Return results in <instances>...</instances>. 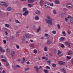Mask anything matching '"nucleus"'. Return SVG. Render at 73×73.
Instances as JSON below:
<instances>
[{
	"mask_svg": "<svg viewBox=\"0 0 73 73\" xmlns=\"http://www.w3.org/2000/svg\"><path fill=\"white\" fill-rule=\"evenodd\" d=\"M53 67H56V65L55 64H54L52 65Z\"/></svg>",
	"mask_w": 73,
	"mask_h": 73,
	"instance_id": "48",
	"label": "nucleus"
},
{
	"mask_svg": "<svg viewBox=\"0 0 73 73\" xmlns=\"http://www.w3.org/2000/svg\"><path fill=\"white\" fill-rule=\"evenodd\" d=\"M62 71L63 72V73H66V71H65V68H62L61 69Z\"/></svg>",
	"mask_w": 73,
	"mask_h": 73,
	"instance_id": "20",
	"label": "nucleus"
},
{
	"mask_svg": "<svg viewBox=\"0 0 73 73\" xmlns=\"http://www.w3.org/2000/svg\"><path fill=\"white\" fill-rule=\"evenodd\" d=\"M5 3V2H0V4L1 5H4Z\"/></svg>",
	"mask_w": 73,
	"mask_h": 73,
	"instance_id": "19",
	"label": "nucleus"
},
{
	"mask_svg": "<svg viewBox=\"0 0 73 73\" xmlns=\"http://www.w3.org/2000/svg\"><path fill=\"white\" fill-rule=\"evenodd\" d=\"M5 35H8V33H7V31H5Z\"/></svg>",
	"mask_w": 73,
	"mask_h": 73,
	"instance_id": "63",
	"label": "nucleus"
},
{
	"mask_svg": "<svg viewBox=\"0 0 73 73\" xmlns=\"http://www.w3.org/2000/svg\"><path fill=\"white\" fill-rule=\"evenodd\" d=\"M46 68H47V69H50V67H49L48 66H46Z\"/></svg>",
	"mask_w": 73,
	"mask_h": 73,
	"instance_id": "47",
	"label": "nucleus"
},
{
	"mask_svg": "<svg viewBox=\"0 0 73 73\" xmlns=\"http://www.w3.org/2000/svg\"><path fill=\"white\" fill-rule=\"evenodd\" d=\"M57 50H56V49H54V53L56 54V53H57Z\"/></svg>",
	"mask_w": 73,
	"mask_h": 73,
	"instance_id": "35",
	"label": "nucleus"
},
{
	"mask_svg": "<svg viewBox=\"0 0 73 73\" xmlns=\"http://www.w3.org/2000/svg\"><path fill=\"white\" fill-rule=\"evenodd\" d=\"M66 5H68V6H69V5H72V4L71 3H68L66 4Z\"/></svg>",
	"mask_w": 73,
	"mask_h": 73,
	"instance_id": "52",
	"label": "nucleus"
},
{
	"mask_svg": "<svg viewBox=\"0 0 73 73\" xmlns=\"http://www.w3.org/2000/svg\"><path fill=\"white\" fill-rule=\"evenodd\" d=\"M57 27H58V29H61V28L60 27V26L59 24H58L57 25Z\"/></svg>",
	"mask_w": 73,
	"mask_h": 73,
	"instance_id": "36",
	"label": "nucleus"
},
{
	"mask_svg": "<svg viewBox=\"0 0 73 73\" xmlns=\"http://www.w3.org/2000/svg\"><path fill=\"white\" fill-rule=\"evenodd\" d=\"M59 63L60 65H65V63L64 62L62 61H60L59 62Z\"/></svg>",
	"mask_w": 73,
	"mask_h": 73,
	"instance_id": "4",
	"label": "nucleus"
},
{
	"mask_svg": "<svg viewBox=\"0 0 73 73\" xmlns=\"http://www.w3.org/2000/svg\"><path fill=\"white\" fill-rule=\"evenodd\" d=\"M26 64H27V65H29V61H28V62H26Z\"/></svg>",
	"mask_w": 73,
	"mask_h": 73,
	"instance_id": "60",
	"label": "nucleus"
},
{
	"mask_svg": "<svg viewBox=\"0 0 73 73\" xmlns=\"http://www.w3.org/2000/svg\"><path fill=\"white\" fill-rule=\"evenodd\" d=\"M35 13H36V14H37V15H38L40 13V11H39L37 10L35 12Z\"/></svg>",
	"mask_w": 73,
	"mask_h": 73,
	"instance_id": "10",
	"label": "nucleus"
},
{
	"mask_svg": "<svg viewBox=\"0 0 73 73\" xmlns=\"http://www.w3.org/2000/svg\"><path fill=\"white\" fill-rule=\"evenodd\" d=\"M34 68L36 69V71L37 73H39V68L37 67V66H36L34 67Z\"/></svg>",
	"mask_w": 73,
	"mask_h": 73,
	"instance_id": "3",
	"label": "nucleus"
},
{
	"mask_svg": "<svg viewBox=\"0 0 73 73\" xmlns=\"http://www.w3.org/2000/svg\"><path fill=\"white\" fill-rule=\"evenodd\" d=\"M25 36L26 37H30V36L28 35H26Z\"/></svg>",
	"mask_w": 73,
	"mask_h": 73,
	"instance_id": "45",
	"label": "nucleus"
},
{
	"mask_svg": "<svg viewBox=\"0 0 73 73\" xmlns=\"http://www.w3.org/2000/svg\"><path fill=\"white\" fill-rule=\"evenodd\" d=\"M67 18H68V19H70H70H71V18H72L71 17V16L69 15L68 16V17H67Z\"/></svg>",
	"mask_w": 73,
	"mask_h": 73,
	"instance_id": "54",
	"label": "nucleus"
},
{
	"mask_svg": "<svg viewBox=\"0 0 73 73\" xmlns=\"http://www.w3.org/2000/svg\"><path fill=\"white\" fill-rule=\"evenodd\" d=\"M53 13H54V14H55V15H56L57 14V13H56V10L55 9H54L53 10Z\"/></svg>",
	"mask_w": 73,
	"mask_h": 73,
	"instance_id": "28",
	"label": "nucleus"
},
{
	"mask_svg": "<svg viewBox=\"0 0 73 73\" xmlns=\"http://www.w3.org/2000/svg\"><path fill=\"white\" fill-rule=\"evenodd\" d=\"M15 21V23H19V24H20V23L19 22V21L17 20H16Z\"/></svg>",
	"mask_w": 73,
	"mask_h": 73,
	"instance_id": "40",
	"label": "nucleus"
},
{
	"mask_svg": "<svg viewBox=\"0 0 73 73\" xmlns=\"http://www.w3.org/2000/svg\"><path fill=\"white\" fill-rule=\"evenodd\" d=\"M71 62L73 64V58L71 60Z\"/></svg>",
	"mask_w": 73,
	"mask_h": 73,
	"instance_id": "64",
	"label": "nucleus"
},
{
	"mask_svg": "<svg viewBox=\"0 0 73 73\" xmlns=\"http://www.w3.org/2000/svg\"><path fill=\"white\" fill-rule=\"evenodd\" d=\"M29 13V12H28V11H26L23 13V16H27V15Z\"/></svg>",
	"mask_w": 73,
	"mask_h": 73,
	"instance_id": "6",
	"label": "nucleus"
},
{
	"mask_svg": "<svg viewBox=\"0 0 73 73\" xmlns=\"http://www.w3.org/2000/svg\"><path fill=\"white\" fill-rule=\"evenodd\" d=\"M6 66H9V63L7 62L6 63Z\"/></svg>",
	"mask_w": 73,
	"mask_h": 73,
	"instance_id": "56",
	"label": "nucleus"
},
{
	"mask_svg": "<svg viewBox=\"0 0 73 73\" xmlns=\"http://www.w3.org/2000/svg\"><path fill=\"white\" fill-rule=\"evenodd\" d=\"M58 54L59 55L60 54V53H61V51L60 50H58Z\"/></svg>",
	"mask_w": 73,
	"mask_h": 73,
	"instance_id": "46",
	"label": "nucleus"
},
{
	"mask_svg": "<svg viewBox=\"0 0 73 73\" xmlns=\"http://www.w3.org/2000/svg\"><path fill=\"white\" fill-rule=\"evenodd\" d=\"M16 46L17 48V49H19L20 47H19V46L18 45H16Z\"/></svg>",
	"mask_w": 73,
	"mask_h": 73,
	"instance_id": "53",
	"label": "nucleus"
},
{
	"mask_svg": "<svg viewBox=\"0 0 73 73\" xmlns=\"http://www.w3.org/2000/svg\"><path fill=\"white\" fill-rule=\"evenodd\" d=\"M6 50L7 52H10V49L9 48H7Z\"/></svg>",
	"mask_w": 73,
	"mask_h": 73,
	"instance_id": "43",
	"label": "nucleus"
},
{
	"mask_svg": "<svg viewBox=\"0 0 73 73\" xmlns=\"http://www.w3.org/2000/svg\"><path fill=\"white\" fill-rule=\"evenodd\" d=\"M43 4H44V1L42 0H41L40 1V4L41 6H42L43 5Z\"/></svg>",
	"mask_w": 73,
	"mask_h": 73,
	"instance_id": "9",
	"label": "nucleus"
},
{
	"mask_svg": "<svg viewBox=\"0 0 73 73\" xmlns=\"http://www.w3.org/2000/svg\"><path fill=\"white\" fill-rule=\"evenodd\" d=\"M67 7L68 8V9H71V8H72V7L70 6H67Z\"/></svg>",
	"mask_w": 73,
	"mask_h": 73,
	"instance_id": "31",
	"label": "nucleus"
},
{
	"mask_svg": "<svg viewBox=\"0 0 73 73\" xmlns=\"http://www.w3.org/2000/svg\"><path fill=\"white\" fill-rule=\"evenodd\" d=\"M64 44H62L61 45V47L62 48H64Z\"/></svg>",
	"mask_w": 73,
	"mask_h": 73,
	"instance_id": "57",
	"label": "nucleus"
},
{
	"mask_svg": "<svg viewBox=\"0 0 73 73\" xmlns=\"http://www.w3.org/2000/svg\"><path fill=\"white\" fill-rule=\"evenodd\" d=\"M52 33H53V34H56V31H52Z\"/></svg>",
	"mask_w": 73,
	"mask_h": 73,
	"instance_id": "42",
	"label": "nucleus"
},
{
	"mask_svg": "<svg viewBox=\"0 0 73 73\" xmlns=\"http://www.w3.org/2000/svg\"><path fill=\"white\" fill-rule=\"evenodd\" d=\"M47 48L46 47H44V51H47Z\"/></svg>",
	"mask_w": 73,
	"mask_h": 73,
	"instance_id": "38",
	"label": "nucleus"
},
{
	"mask_svg": "<svg viewBox=\"0 0 73 73\" xmlns=\"http://www.w3.org/2000/svg\"><path fill=\"white\" fill-rule=\"evenodd\" d=\"M42 60H44V59H45V58H46V57L45 56L42 57Z\"/></svg>",
	"mask_w": 73,
	"mask_h": 73,
	"instance_id": "55",
	"label": "nucleus"
},
{
	"mask_svg": "<svg viewBox=\"0 0 73 73\" xmlns=\"http://www.w3.org/2000/svg\"><path fill=\"white\" fill-rule=\"evenodd\" d=\"M50 62H51L50 61L48 60L47 61V63L48 65H50Z\"/></svg>",
	"mask_w": 73,
	"mask_h": 73,
	"instance_id": "37",
	"label": "nucleus"
},
{
	"mask_svg": "<svg viewBox=\"0 0 73 73\" xmlns=\"http://www.w3.org/2000/svg\"><path fill=\"white\" fill-rule=\"evenodd\" d=\"M28 7H32V4H29L28 5Z\"/></svg>",
	"mask_w": 73,
	"mask_h": 73,
	"instance_id": "34",
	"label": "nucleus"
},
{
	"mask_svg": "<svg viewBox=\"0 0 73 73\" xmlns=\"http://www.w3.org/2000/svg\"><path fill=\"white\" fill-rule=\"evenodd\" d=\"M64 40H65V37H61L59 39V40L60 41H62Z\"/></svg>",
	"mask_w": 73,
	"mask_h": 73,
	"instance_id": "7",
	"label": "nucleus"
},
{
	"mask_svg": "<svg viewBox=\"0 0 73 73\" xmlns=\"http://www.w3.org/2000/svg\"><path fill=\"white\" fill-rule=\"evenodd\" d=\"M35 19L36 20H38L39 19V17H38V16H35Z\"/></svg>",
	"mask_w": 73,
	"mask_h": 73,
	"instance_id": "17",
	"label": "nucleus"
},
{
	"mask_svg": "<svg viewBox=\"0 0 73 73\" xmlns=\"http://www.w3.org/2000/svg\"><path fill=\"white\" fill-rule=\"evenodd\" d=\"M25 71H27V70H28L29 69V68H24Z\"/></svg>",
	"mask_w": 73,
	"mask_h": 73,
	"instance_id": "29",
	"label": "nucleus"
},
{
	"mask_svg": "<svg viewBox=\"0 0 73 73\" xmlns=\"http://www.w3.org/2000/svg\"><path fill=\"white\" fill-rule=\"evenodd\" d=\"M0 51H1V52H5V50L1 48V50Z\"/></svg>",
	"mask_w": 73,
	"mask_h": 73,
	"instance_id": "32",
	"label": "nucleus"
},
{
	"mask_svg": "<svg viewBox=\"0 0 73 73\" xmlns=\"http://www.w3.org/2000/svg\"><path fill=\"white\" fill-rule=\"evenodd\" d=\"M3 5L5 6V7H7L8 6V5H7V4L5 3H4V5Z\"/></svg>",
	"mask_w": 73,
	"mask_h": 73,
	"instance_id": "33",
	"label": "nucleus"
},
{
	"mask_svg": "<svg viewBox=\"0 0 73 73\" xmlns=\"http://www.w3.org/2000/svg\"><path fill=\"white\" fill-rule=\"evenodd\" d=\"M59 1L58 0H56L55 1V3L57 4H60V3H59Z\"/></svg>",
	"mask_w": 73,
	"mask_h": 73,
	"instance_id": "12",
	"label": "nucleus"
},
{
	"mask_svg": "<svg viewBox=\"0 0 73 73\" xmlns=\"http://www.w3.org/2000/svg\"><path fill=\"white\" fill-rule=\"evenodd\" d=\"M28 2L30 3H33V2H34V0H28Z\"/></svg>",
	"mask_w": 73,
	"mask_h": 73,
	"instance_id": "15",
	"label": "nucleus"
},
{
	"mask_svg": "<svg viewBox=\"0 0 73 73\" xmlns=\"http://www.w3.org/2000/svg\"><path fill=\"white\" fill-rule=\"evenodd\" d=\"M48 35L47 34H45L44 35V37H47L48 36Z\"/></svg>",
	"mask_w": 73,
	"mask_h": 73,
	"instance_id": "49",
	"label": "nucleus"
},
{
	"mask_svg": "<svg viewBox=\"0 0 73 73\" xmlns=\"http://www.w3.org/2000/svg\"><path fill=\"white\" fill-rule=\"evenodd\" d=\"M29 46L31 47V48H33L35 46V45L34 44H30Z\"/></svg>",
	"mask_w": 73,
	"mask_h": 73,
	"instance_id": "26",
	"label": "nucleus"
},
{
	"mask_svg": "<svg viewBox=\"0 0 73 73\" xmlns=\"http://www.w3.org/2000/svg\"><path fill=\"white\" fill-rule=\"evenodd\" d=\"M66 59H67V60L68 61V60H69V59L70 60V59H71V57L70 56H66Z\"/></svg>",
	"mask_w": 73,
	"mask_h": 73,
	"instance_id": "16",
	"label": "nucleus"
},
{
	"mask_svg": "<svg viewBox=\"0 0 73 73\" xmlns=\"http://www.w3.org/2000/svg\"><path fill=\"white\" fill-rule=\"evenodd\" d=\"M23 62H25V59L24 58H23Z\"/></svg>",
	"mask_w": 73,
	"mask_h": 73,
	"instance_id": "50",
	"label": "nucleus"
},
{
	"mask_svg": "<svg viewBox=\"0 0 73 73\" xmlns=\"http://www.w3.org/2000/svg\"><path fill=\"white\" fill-rule=\"evenodd\" d=\"M5 27H7V28H8L9 26H10V25L8 24H6L5 25Z\"/></svg>",
	"mask_w": 73,
	"mask_h": 73,
	"instance_id": "14",
	"label": "nucleus"
},
{
	"mask_svg": "<svg viewBox=\"0 0 73 73\" xmlns=\"http://www.w3.org/2000/svg\"><path fill=\"white\" fill-rule=\"evenodd\" d=\"M52 41H51L50 40H47V41L46 43V44H47V45H50V44H52Z\"/></svg>",
	"mask_w": 73,
	"mask_h": 73,
	"instance_id": "5",
	"label": "nucleus"
},
{
	"mask_svg": "<svg viewBox=\"0 0 73 73\" xmlns=\"http://www.w3.org/2000/svg\"><path fill=\"white\" fill-rule=\"evenodd\" d=\"M25 37L24 36H23V37H22V39L23 40H25Z\"/></svg>",
	"mask_w": 73,
	"mask_h": 73,
	"instance_id": "58",
	"label": "nucleus"
},
{
	"mask_svg": "<svg viewBox=\"0 0 73 73\" xmlns=\"http://www.w3.org/2000/svg\"><path fill=\"white\" fill-rule=\"evenodd\" d=\"M7 59L6 58L4 60V59H1L2 61H3V62H7Z\"/></svg>",
	"mask_w": 73,
	"mask_h": 73,
	"instance_id": "21",
	"label": "nucleus"
},
{
	"mask_svg": "<svg viewBox=\"0 0 73 73\" xmlns=\"http://www.w3.org/2000/svg\"><path fill=\"white\" fill-rule=\"evenodd\" d=\"M43 71L45 73H48V71L47 70H44Z\"/></svg>",
	"mask_w": 73,
	"mask_h": 73,
	"instance_id": "25",
	"label": "nucleus"
},
{
	"mask_svg": "<svg viewBox=\"0 0 73 73\" xmlns=\"http://www.w3.org/2000/svg\"><path fill=\"white\" fill-rule=\"evenodd\" d=\"M45 7H46V8H50V7L49 6H47L46 5H44Z\"/></svg>",
	"mask_w": 73,
	"mask_h": 73,
	"instance_id": "51",
	"label": "nucleus"
},
{
	"mask_svg": "<svg viewBox=\"0 0 73 73\" xmlns=\"http://www.w3.org/2000/svg\"><path fill=\"white\" fill-rule=\"evenodd\" d=\"M38 29H37V33H38V32H39V31L40 30V29H41V27L40 26L38 27Z\"/></svg>",
	"mask_w": 73,
	"mask_h": 73,
	"instance_id": "23",
	"label": "nucleus"
},
{
	"mask_svg": "<svg viewBox=\"0 0 73 73\" xmlns=\"http://www.w3.org/2000/svg\"><path fill=\"white\" fill-rule=\"evenodd\" d=\"M47 17L48 19H45L46 23H47L50 25H53L54 23H53V20L50 17L49 15H47Z\"/></svg>",
	"mask_w": 73,
	"mask_h": 73,
	"instance_id": "1",
	"label": "nucleus"
},
{
	"mask_svg": "<svg viewBox=\"0 0 73 73\" xmlns=\"http://www.w3.org/2000/svg\"><path fill=\"white\" fill-rule=\"evenodd\" d=\"M65 21L66 22H68V21H69V20L68 19V18H66L65 19Z\"/></svg>",
	"mask_w": 73,
	"mask_h": 73,
	"instance_id": "30",
	"label": "nucleus"
},
{
	"mask_svg": "<svg viewBox=\"0 0 73 73\" xmlns=\"http://www.w3.org/2000/svg\"><path fill=\"white\" fill-rule=\"evenodd\" d=\"M3 42H4V44H6V40H4L3 41Z\"/></svg>",
	"mask_w": 73,
	"mask_h": 73,
	"instance_id": "61",
	"label": "nucleus"
},
{
	"mask_svg": "<svg viewBox=\"0 0 73 73\" xmlns=\"http://www.w3.org/2000/svg\"><path fill=\"white\" fill-rule=\"evenodd\" d=\"M12 10V8L11 7H10L9 8H8L7 9V11H11V10Z\"/></svg>",
	"mask_w": 73,
	"mask_h": 73,
	"instance_id": "22",
	"label": "nucleus"
},
{
	"mask_svg": "<svg viewBox=\"0 0 73 73\" xmlns=\"http://www.w3.org/2000/svg\"><path fill=\"white\" fill-rule=\"evenodd\" d=\"M15 52L13 51H11L10 54L11 56L12 57H13V56H14L15 55Z\"/></svg>",
	"mask_w": 73,
	"mask_h": 73,
	"instance_id": "8",
	"label": "nucleus"
},
{
	"mask_svg": "<svg viewBox=\"0 0 73 73\" xmlns=\"http://www.w3.org/2000/svg\"><path fill=\"white\" fill-rule=\"evenodd\" d=\"M27 10V8L26 7H24L23 9V10L22 11V12H25Z\"/></svg>",
	"mask_w": 73,
	"mask_h": 73,
	"instance_id": "11",
	"label": "nucleus"
},
{
	"mask_svg": "<svg viewBox=\"0 0 73 73\" xmlns=\"http://www.w3.org/2000/svg\"><path fill=\"white\" fill-rule=\"evenodd\" d=\"M70 22L71 24H73V18H71L70 19Z\"/></svg>",
	"mask_w": 73,
	"mask_h": 73,
	"instance_id": "13",
	"label": "nucleus"
},
{
	"mask_svg": "<svg viewBox=\"0 0 73 73\" xmlns=\"http://www.w3.org/2000/svg\"><path fill=\"white\" fill-rule=\"evenodd\" d=\"M34 50V53L36 54V53H37V50L36 49H35Z\"/></svg>",
	"mask_w": 73,
	"mask_h": 73,
	"instance_id": "44",
	"label": "nucleus"
},
{
	"mask_svg": "<svg viewBox=\"0 0 73 73\" xmlns=\"http://www.w3.org/2000/svg\"><path fill=\"white\" fill-rule=\"evenodd\" d=\"M62 34L63 36H66V33L65 31H63L62 32Z\"/></svg>",
	"mask_w": 73,
	"mask_h": 73,
	"instance_id": "27",
	"label": "nucleus"
},
{
	"mask_svg": "<svg viewBox=\"0 0 73 73\" xmlns=\"http://www.w3.org/2000/svg\"><path fill=\"white\" fill-rule=\"evenodd\" d=\"M68 55H70L72 54V51H68Z\"/></svg>",
	"mask_w": 73,
	"mask_h": 73,
	"instance_id": "24",
	"label": "nucleus"
},
{
	"mask_svg": "<svg viewBox=\"0 0 73 73\" xmlns=\"http://www.w3.org/2000/svg\"><path fill=\"white\" fill-rule=\"evenodd\" d=\"M64 44L66 45L67 46H70V43L68 41L64 42Z\"/></svg>",
	"mask_w": 73,
	"mask_h": 73,
	"instance_id": "2",
	"label": "nucleus"
},
{
	"mask_svg": "<svg viewBox=\"0 0 73 73\" xmlns=\"http://www.w3.org/2000/svg\"><path fill=\"white\" fill-rule=\"evenodd\" d=\"M50 5L51 7H53V6L54 4L53 3H50Z\"/></svg>",
	"mask_w": 73,
	"mask_h": 73,
	"instance_id": "41",
	"label": "nucleus"
},
{
	"mask_svg": "<svg viewBox=\"0 0 73 73\" xmlns=\"http://www.w3.org/2000/svg\"><path fill=\"white\" fill-rule=\"evenodd\" d=\"M59 16H61V17H63L64 16V14H59Z\"/></svg>",
	"mask_w": 73,
	"mask_h": 73,
	"instance_id": "18",
	"label": "nucleus"
},
{
	"mask_svg": "<svg viewBox=\"0 0 73 73\" xmlns=\"http://www.w3.org/2000/svg\"><path fill=\"white\" fill-rule=\"evenodd\" d=\"M45 4H46V5H50V3L48 2L46 3Z\"/></svg>",
	"mask_w": 73,
	"mask_h": 73,
	"instance_id": "59",
	"label": "nucleus"
},
{
	"mask_svg": "<svg viewBox=\"0 0 73 73\" xmlns=\"http://www.w3.org/2000/svg\"><path fill=\"white\" fill-rule=\"evenodd\" d=\"M67 32L68 33V35H69V34L70 33V30H68Z\"/></svg>",
	"mask_w": 73,
	"mask_h": 73,
	"instance_id": "39",
	"label": "nucleus"
},
{
	"mask_svg": "<svg viewBox=\"0 0 73 73\" xmlns=\"http://www.w3.org/2000/svg\"><path fill=\"white\" fill-rule=\"evenodd\" d=\"M10 38H14V37L13 36H10Z\"/></svg>",
	"mask_w": 73,
	"mask_h": 73,
	"instance_id": "62",
	"label": "nucleus"
}]
</instances>
